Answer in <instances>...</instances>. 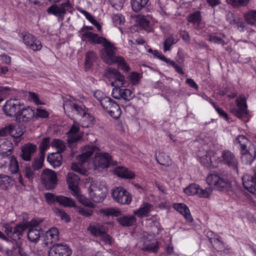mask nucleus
Masks as SVG:
<instances>
[{"label":"nucleus","instance_id":"obj_1","mask_svg":"<svg viewBox=\"0 0 256 256\" xmlns=\"http://www.w3.org/2000/svg\"><path fill=\"white\" fill-rule=\"evenodd\" d=\"M53 4L46 10L48 14L55 16L59 21H62L64 16L67 12H72V5L70 0H64L62 3L56 4L60 0H48Z\"/></svg>","mask_w":256,"mask_h":256},{"label":"nucleus","instance_id":"obj_2","mask_svg":"<svg viewBox=\"0 0 256 256\" xmlns=\"http://www.w3.org/2000/svg\"><path fill=\"white\" fill-rule=\"evenodd\" d=\"M63 107L66 112H71L82 118L89 116V114L87 113V110H86V107L80 101L74 98H70L64 100Z\"/></svg>","mask_w":256,"mask_h":256},{"label":"nucleus","instance_id":"obj_3","mask_svg":"<svg viewBox=\"0 0 256 256\" xmlns=\"http://www.w3.org/2000/svg\"><path fill=\"white\" fill-rule=\"evenodd\" d=\"M207 184L214 186L218 190H226L230 188L231 184L228 179L225 176L218 174H211L206 178Z\"/></svg>","mask_w":256,"mask_h":256},{"label":"nucleus","instance_id":"obj_4","mask_svg":"<svg viewBox=\"0 0 256 256\" xmlns=\"http://www.w3.org/2000/svg\"><path fill=\"white\" fill-rule=\"evenodd\" d=\"M88 192L94 202H100L104 200L107 190L106 187L100 182L92 181L88 188Z\"/></svg>","mask_w":256,"mask_h":256},{"label":"nucleus","instance_id":"obj_5","mask_svg":"<svg viewBox=\"0 0 256 256\" xmlns=\"http://www.w3.org/2000/svg\"><path fill=\"white\" fill-rule=\"evenodd\" d=\"M100 105L114 118L117 119L120 116L122 110L119 104L110 97L104 96L101 100Z\"/></svg>","mask_w":256,"mask_h":256},{"label":"nucleus","instance_id":"obj_6","mask_svg":"<svg viewBox=\"0 0 256 256\" xmlns=\"http://www.w3.org/2000/svg\"><path fill=\"white\" fill-rule=\"evenodd\" d=\"M40 178L42 184L48 190L54 189L58 184L56 174L52 170L48 168L44 170Z\"/></svg>","mask_w":256,"mask_h":256},{"label":"nucleus","instance_id":"obj_7","mask_svg":"<svg viewBox=\"0 0 256 256\" xmlns=\"http://www.w3.org/2000/svg\"><path fill=\"white\" fill-rule=\"evenodd\" d=\"M3 227L4 228V232L10 238L14 241L20 239L23 232L26 228L24 224H17L14 228L8 224H4Z\"/></svg>","mask_w":256,"mask_h":256},{"label":"nucleus","instance_id":"obj_8","mask_svg":"<svg viewBox=\"0 0 256 256\" xmlns=\"http://www.w3.org/2000/svg\"><path fill=\"white\" fill-rule=\"evenodd\" d=\"M221 162L238 174V160L232 152L227 150L222 151Z\"/></svg>","mask_w":256,"mask_h":256},{"label":"nucleus","instance_id":"obj_9","mask_svg":"<svg viewBox=\"0 0 256 256\" xmlns=\"http://www.w3.org/2000/svg\"><path fill=\"white\" fill-rule=\"evenodd\" d=\"M44 198L46 202L48 204L57 202L65 207H74L76 206L74 200L64 196H56L52 193L47 192L44 194Z\"/></svg>","mask_w":256,"mask_h":256},{"label":"nucleus","instance_id":"obj_10","mask_svg":"<svg viewBox=\"0 0 256 256\" xmlns=\"http://www.w3.org/2000/svg\"><path fill=\"white\" fill-rule=\"evenodd\" d=\"M112 195L116 202L122 204H128L132 201L130 193L122 187H118L113 190Z\"/></svg>","mask_w":256,"mask_h":256},{"label":"nucleus","instance_id":"obj_11","mask_svg":"<svg viewBox=\"0 0 256 256\" xmlns=\"http://www.w3.org/2000/svg\"><path fill=\"white\" fill-rule=\"evenodd\" d=\"M102 45L104 46V51L102 54V58L108 64H114L118 57L116 56L114 48L111 42L107 40Z\"/></svg>","mask_w":256,"mask_h":256},{"label":"nucleus","instance_id":"obj_12","mask_svg":"<svg viewBox=\"0 0 256 256\" xmlns=\"http://www.w3.org/2000/svg\"><path fill=\"white\" fill-rule=\"evenodd\" d=\"M238 108H234L230 110L232 113L238 118L242 119L248 114L246 98L243 96H240L236 100Z\"/></svg>","mask_w":256,"mask_h":256},{"label":"nucleus","instance_id":"obj_13","mask_svg":"<svg viewBox=\"0 0 256 256\" xmlns=\"http://www.w3.org/2000/svg\"><path fill=\"white\" fill-rule=\"evenodd\" d=\"M22 106V105L20 102L15 100H9L6 102L4 106L3 110L7 116L10 117L15 116L16 118L18 112H20Z\"/></svg>","mask_w":256,"mask_h":256},{"label":"nucleus","instance_id":"obj_14","mask_svg":"<svg viewBox=\"0 0 256 256\" xmlns=\"http://www.w3.org/2000/svg\"><path fill=\"white\" fill-rule=\"evenodd\" d=\"M114 164L110 156L108 153L96 154L94 160V164L96 168L104 169L108 168L110 165Z\"/></svg>","mask_w":256,"mask_h":256},{"label":"nucleus","instance_id":"obj_15","mask_svg":"<svg viewBox=\"0 0 256 256\" xmlns=\"http://www.w3.org/2000/svg\"><path fill=\"white\" fill-rule=\"evenodd\" d=\"M42 220H32L30 221V224L31 226L28 232V240L33 242H36L42 234V231H40L38 228V224H40Z\"/></svg>","mask_w":256,"mask_h":256},{"label":"nucleus","instance_id":"obj_16","mask_svg":"<svg viewBox=\"0 0 256 256\" xmlns=\"http://www.w3.org/2000/svg\"><path fill=\"white\" fill-rule=\"evenodd\" d=\"M68 142L72 146L80 140L83 136V133L80 132L79 124L74 121L69 131L67 133Z\"/></svg>","mask_w":256,"mask_h":256},{"label":"nucleus","instance_id":"obj_17","mask_svg":"<svg viewBox=\"0 0 256 256\" xmlns=\"http://www.w3.org/2000/svg\"><path fill=\"white\" fill-rule=\"evenodd\" d=\"M72 251L67 245L58 244L54 245L48 251L49 256H70Z\"/></svg>","mask_w":256,"mask_h":256},{"label":"nucleus","instance_id":"obj_18","mask_svg":"<svg viewBox=\"0 0 256 256\" xmlns=\"http://www.w3.org/2000/svg\"><path fill=\"white\" fill-rule=\"evenodd\" d=\"M244 188L251 193L256 191V168L254 170L252 175L245 174L242 178Z\"/></svg>","mask_w":256,"mask_h":256},{"label":"nucleus","instance_id":"obj_19","mask_svg":"<svg viewBox=\"0 0 256 256\" xmlns=\"http://www.w3.org/2000/svg\"><path fill=\"white\" fill-rule=\"evenodd\" d=\"M82 41L90 42L92 44H103L106 42V38L100 36L98 34L91 32H84L82 34L81 37Z\"/></svg>","mask_w":256,"mask_h":256},{"label":"nucleus","instance_id":"obj_20","mask_svg":"<svg viewBox=\"0 0 256 256\" xmlns=\"http://www.w3.org/2000/svg\"><path fill=\"white\" fill-rule=\"evenodd\" d=\"M96 150H98V148L96 146L94 145L85 146L83 148L82 154L76 157L78 162L80 164H83L88 162L93 154V153Z\"/></svg>","mask_w":256,"mask_h":256},{"label":"nucleus","instance_id":"obj_21","mask_svg":"<svg viewBox=\"0 0 256 256\" xmlns=\"http://www.w3.org/2000/svg\"><path fill=\"white\" fill-rule=\"evenodd\" d=\"M36 146L31 143L24 144L21 147V158L25 161H30L36 152Z\"/></svg>","mask_w":256,"mask_h":256},{"label":"nucleus","instance_id":"obj_22","mask_svg":"<svg viewBox=\"0 0 256 256\" xmlns=\"http://www.w3.org/2000/svg\"><path fill=\"white\" fill-rule=\"evenodd\" d=\"M23 41L26 45L34 51L40 50L42 48L41 42L32 34L26 33L23 34Z\"/></svg>","mask_w":256,"mask_h":256},{"label":"nucleus","instance_id":"obj_23","mask_svg":"<svg viewBox=\"0 0 256 256\" xmlns=\"http://www.w3.org/2000/svg\"><path fill=\"white\" fill-rule=\"evenodd\" d=\"M34 116V112L32 108L30 107L24 108L22 106L20 112H18L16 118V122L19 123L28 122Z\"/></svg>","mask_w":256,"mask_h":256},{"label":"nucleus","instance_id":"obj_24","mask_svg":"<svg viewBox=\"0 0 256 256\" xmlns=\"http://www.w3.org/2000/svg\"><path fill=\"white\" fill-rule=\"evenodd\" d=\"M108 77L110 80L114 79L111 82L112 86H122L124 84V76L116 69L110 68L108 70Z\"/></svg>","mask_w":256,"mask_h":256},{"label":"nucleus","instance_id":"obj_25","mask_svg":"<svg viewBox=\"0 0 256 256\" xmlns=\"http://www.w3.org/2000/svg\"><path fill=\"white\" fill-rule=\"evenodd\" d=\"M80 178L74 172H69L66 176V182L69 188L74 194H78L80 192L78 184L80 183Z\"/></svg>","mask_w":256,"mask_h":256},{"label":"nucleus","instance_id":"obj_26","mask_svg":"<svg viewBox=\"0 0 256 256\" xmlns=\"http://www.w3.org/2000/svg\"><path fill=\"white\" fill-rule=\"evenodd\" d=\"M213 155L214 151L212 150L206 151L204 156H202L200 151L198 154V156L199 158L200 162L204 166L208 168H216V162L214 160L212 162L210 160V157L212 156Z\"/></svg>","mask_w":256,"mask_h":256},{"label":"nucleus","instance_id":"obj_27","mask_svg":"<svg viewBox=\"0 0 256 256\" xmlns=\"http://www.w3.org/2000/svg\"><path fill=\"white\" fill-rule=\"evenodd\" d=\"M59 232L57 228H52L47 230L44 235V240L46 245L56 242L58 238Z\"/></svg>","mask_w":256,"mask_h":256},{"label":"nucleus","instance_id":"obj_28","mask_svg":"<svg viewBox=\"0 0 256 256\" xmlns=\"http://www.w3.org/2000/svg\"><path fill=\"white\" fill-rule=\"evenodd\" d=\"M152 208V204L148 202H143L138 209L134 211V214L140 218L147 217Z\"/></svg>","mask_w":256,"mask_h":256},{"label":"nucleus","instance_id":"obj_29","mask_svg":"<svg viewBox=\"0 0 256 256\" xmlns=\"http://www.w3.org/2000/svg\"><path fill=\"white\" fill-rule=\"evenodd\" d=\"M174 208L178 212L184 216L186 221L190 222L193 221L190 210L185 204L181 203L175 204Z\"/></svg>","mask_w":256,"mask_h":256},{"label":"nucleus","instance_id":"obj_30","mask_svg":"<svg viewBox=\"0 0 256 256\" xmlns=\"http://www.w3.org/2000/svg\"><path fill=\"white\" fill-rule=\"evenodd\" d=\"M48 161L54 168L60 166L62 163V156L60 152H56L48 156Z\"/></svg>","mask_w":256,"mask_h":256},{"label":"nucleus","instance_id":"obj_31","mask_svg":"<svg viewBox=\"0 0 256 256\" xmlns=\"http://www.w3.org/2000/svg\"><path fill=\"white\" fill-rule=\"evenodd\" d=\"M117 221L122 226H130L136 222V218L134 216H123L117 218Z\"/></svg>","mask_w":256,"mask_h":256},{"label":"nucleus","instance_id":"obj_32","mask_svg":"<svg viewBox=\"0 0 256 256\" xmlns=\"http://www.w3.org/2000/svg\"><path fill=\"white\" fill-rule=\"evenodd\" d=\"M98 56L96 53L92 50H89L85 56V66L86 69L90 68L94 64V62L97 59Z\"/></svg>","mask_w":256,"mask_h":256},{"label":"nucleus","instance_id":"obj_33","mask_svg":"<svg viewBox=\"0 0 256 256\" xmlns=\"http://www.w3.org/2000/svg\"><path fill=\"white\" fill-rule=\"evenodd\" d=\"M141 250L143 251H148L156 253L158 250V242L155 240L151 242H148L146 240L144 241L143 247L141 248Z\"/></svg>","mask_w":256,"mask_h":256},{"label":"nucleus","instance_id":"obj_34","mask_svg":"<svg viewBox=\"0 0 256 256\" xmlns=\"http://www.w3.org/2000/svg\"><path fill=\"white\" fill-rule=\"evenodd\" d=\"M116 174L120 177L124 178H132L134 174L128 168L124 167H118L115 170Z\"/></svg>","mask_w":256,"mask_h":256},{"label":"nucleus","instance_id":"obj_35","mask_svg":"<svg viewBox=\"0 0 256 256\" xmlns=\"http://www.w3.org/2000/svg\"><path fill=\"white\" fill-rule=\"evenodd\" d=\"M88 230L94 236H100L104 234V232L106 228L101 224H96L93 225H90Z\"/></svg>","mask_w":256,"mask_h":256},{"label":"nucleus","instance_id":"obj_36","mask_svg":"<svg viewBox=\"0 0 256 256\" xmlns=\"http://www.w3.org/2000/svg\"><path fill=\"white\" fill-rule=\"evenodd\" d=\"M148 0H131L130 4L132 10L137 12L146 6Z\"/></svg>","mask_w":256,"mask_h":256},{"label":"nucleus","instance_id":"obj_37","mask_svg":"<svg viewBox=\"0 0 256 256\" xmlns=\"http://www.w3.org/2000/svg\"><path fill=\"white\" fill-rule=\"evenodd\" d=\"M244 20L250 25L253 26L256 23V10H250L244 15Z\"/></svg>","mask_w":256,"mask_h":256},{"label":"nucleus","instance_id":"obj_38","mask_svg":"<svg viewBox=\"0 0 256 256\" xmlns=\"http://www.w3.org/2000/svg\"><path fill=\"white\" fill-rule=\"evenodd\" d=\"M12 184V178L6 174H0V188L6 189Z\"/></svg>","mask_w":256,"mask_h":256},{"label":"nucleus","instance_id":"obj_39","mask_svg":"<svg viewBox=\"0 0 256 256\" xmlns=\"http://www.w3.org/2000/svg\"><path fill=\"white\" fill-rule=\"evenodd\" d=\"M241 159L242 162L246 164H250L255 159V155H252L246 148L244 151H241Z\"/></svg>","mask_w":256,"mask_h":256},{"label":"nucleus","instance_id":"obj_40","mask_svg":"<svg viewBox=\"0 0 256 256\" xmlns=\"http://www.w3.org/2000/svg\"><path fill=\"white\" fill-rule=\"evenodd\" d=\"M226 2L234 8H240L247 6L250 0H226Z\"/></svg>","mask_w":256,"mask_h":256},{"label":"nucleus","instance_id":"obj_41","mask_svg":"<svg viewBox=\"0 0 256 256\" xmlns=\"http://www.w3.org/2000/svg\"><path fill=\"white\" fill-rule=\"evenodd\" d=\"M188 22L193 24H199L202 20L200 12L196 11L190 14L187 18Z\"/></svg>","mask_w":256,"mask_h":256},{"label":"nucleus","instance_id":"obj_42","mask_svg":"<svg viewBox=\"0 0 256 256\" xmlns=\"http://www.w3.org/2000/svg\"><path fill=\"white\" fill-rule=\"evenodd\" d=\"M74 195L76 197L78 202L84 206L90 208H95V205L90 200L82 194H80L79 192H78V194H74Z\"/></svg>","mask_w":256,"mask_h":256},{"label":"nucleus","instance_id":"obj_43","mask_svg":"<svg viewBox=\"0 0 256 256\" xmlns=\"http://www.w3.org/2000/svg\"><path fill=\"white\" fill-rule=\"evenodd\" d=\"M178 39L176 38L172 35L168 36L164 42V52L170 50L171 46L176 44L178 42Z\"/></svg>","mask_w":256,"mask_h":256},{"label":"nucleus","instance_id":"obj_44","mask_svg":"<svg viewBox=\"0 0 256 256\" xmlns=\"http://www.w3.org/2000/svg\"><path fill=\"white\" fill-rule=\"evenodd\" d=\"M9 170L12 174H16L19 170L18 162L16 158L14 156H10Z\"/></svg>","mask_w":256,"mask_h":256},{"label":"nucleus","instance_id":"obj_45","mask_svg":"<svg viewBox=\"0 0 256 256\" xmlns=\"http://www.w3.org/2000/svg\"><path fill=\"white\" fill-rule=\"evenodd\" d=\"M12 143L6 139L0 140V152L13 150Z\"/></svg>","mask_w":256,"mask_h":256},{"label":"nucleus","instance_id":"obj_46","mask_svg":"<svg viewBox=\"0 0 256 256\" xmlns=\"http://www.w3.org/2000/svg\"><path fill=\"white\" fill-rule=\"evenodd\" d=\"M53 212L58 216L60 217L62 220L66 222H70V218L69 216L64 210L54 208H53Z\"/></svg>","mask_w":256,"mask_h":256},{"label":"nucleus","instance_id":"obj_47","mask_svg":"<svg viewBox=\"0 0 256 256\" xmlns=\"http://www.w3.org/2000/svg\"><path fill=\"white\" fill-rule=\"evenodd\" d=\"M156 160L160 164L166 166H170L172 164L170 157L164 154H160L158 158H156Z\"/></svg>","mask_w":256,"mask_h":256},{"label":"nucleus","instance_id":"obj_48","mask_svg":"<svg viewBox=\"0 0 256 256\" xmlns=\"http://www.w3.org/2000/svg\"><path fill=\"white\" fill-rule=\"evenodd\" d=\"M100 212L106 216H118L121 214L120 212L118 210L112 208L102 209L100 210Z\"/></svg>","mask_w":256,"mask_h":256},{"label":"nucleus","instance_id":"obj_49","mask_svg":"<svg viewBox=\"0 0 256 256\" xmlns=\"http://www.w3.org/2000/svg\"><path fill=\"white\" fill-rule=\"evenodd\" d=\"M198 186V185L195 184H190L184 189V192L188 195H197Z\"/></svg>","mask_w":256,"mask_h":256},{"label":"nucleus","instance_id":"obj_50","mask_svg":"<svg viewBox=\"0 0 256 256\" xmlns=\"http://www.w3.org/2000/svg\"><path fill=\"white\" fill-rule=\"evenodd\" d=\"M52 146L58 149L56 152H63L66 146L64 142L60 140L54 139L52 142Z\"/></svg>","mask_w":256,"mask_h":256},{"label":"nucleus","instance_id":"obj_51","mask_svg":"<svg viewBox=\"0 0 256 256\" xmlns=\"http://www.w3.org/2000/svg\"><path fill=\"white\" fill-rule=\"evenodd\" d=\"M236 140L240 144L241 151L245 150L246 145L248 142V139L244 135H239L236 137Z\"/></svg>","mask_w":256,"mask_h":256},{"label":"nucleus","instance_id":"obj_52","mask_svg":"<svg viewBox=\"0 0 256 256\" xmlns=\"http://www.w3.org/2000/svg\"><path fill=\"white\" fill-rule=\"evenodd\" d=\"M114 63H118V66L124 72H128L130 68L126 64L124 60L121 56L118 57L114 61Z\"/></svg>","mask_w":256,"mask_h":256},{"label":"nucleus","instance_id":"obj_53","mask_svg":"<svg viewBox=\"0 0 256 256\" xmlns=\"http://www.w3.org/2000/svg\"><path fill=\"white\" fill-rule=\"evenodd\" d=\"M139 25L146 30H148L150 27V21L145 16H140L138 18Z\"/></svg>","mask_w":256,"mask_h":256},{"label":"nucleus","instance_id":"obj_54","mask_svg":"<svg viewBox=\"0 0 256 256\" xmlns=\"http://www.w3.org/2000/svg\"><path fill=\"white\" fill-rule=\"evenodd\" d=\"M210 242L217 250H220L224 248V244L218 238H210Z\"/></svg>","mask_w":256,"mask_h":256},{"label":"nucleus","instance_id":"obj_55","mask_svg":"<svg viewBox=\"0 0 256 256\" xmlns=\"http://www.w3.org/2000/svg\"><path fill=\"white\" fill-rule=\"evenodd\" d=\"M132 94V92L130 90L122 88L121 98L126 102H128L133 98Z\"/></svg>","mask_w":256,"mask_h":256},{"label":"nucleus","instance_id":"obj_56","mask_svg":"<svg viewBox=\"0 0 256 256\" xmlns=\"http://www.w3.org/2000/svg\"><path fill=\"white\" fill-rule=\"evenodd\" d=\"M50 144V138H44L40 146V154H44L45 151L49 148Z\"/></svg>","mask_w":256,"mask_h":256},{"label":"nucleus","instance_id":"obj_57","mask_svg":"<svg viewBox=\"0 0 256 256\" xmlns=\"http://www.w3.org/2000/svg\"><path fill=\"white\" fill-rule=\"evenodd\" d=\"M12 124H10L8 126L0 129V137L5 136L8 134H10L11 136H15L13 130H12Z\"/></svg>","mask_w":256,"mask_h":256},{"label":"nucleus","instance_id":"obj_58","mask_svg":"<svg viewBox=\"0 0 256 256\" xmlns=\"http://www.w3.org/2000/svg\"><path fill=\"white\" fill-rule=\"evenodd\" d=\"M212 192V188H211L202 189L198 186V190L197 196L200 198H208Z\"/></svg>","mask_w":256,"mask_h":256},{"label":"nucleus","instance_id":"obj_59","mask_svg":"<svg viewBox=\"0 0 256 256\" xmlns=\"http://www.w3.org/2000/svg\"><path fill=\"white\" fill-rule=\"evenodd\" d=\"M44 159V154H40L39 158L35 160L32 164L34 170H38L42 166Z\"/></svg>","mask_w":256,"mask_h":256},{"label":"nucleus","instance_id":"obj_60","mask_svg":"<svg viewBox=\"0 0 256 256\" xmlns=\"http://www.w3.org/2000/svg\"><path fill=\"white\" fill-rule=\"evenodd\" d=\"M82 164H80L78 162L77 164L74 162L72 164L71 168L73 170L82 174L85 175L86 174V170L82 168Z\"/></svg>","mask_w":256,"mask_h":256},{"label":"nucleus","instance_id":"obj_61","mask_svg":"<svg viewBox=\"0 0 256 256\" xmlns=\"http://www.w3.org/2000/svg\"><path fill=\"white\" fill-rule=\"evenodd\" d=\"M110 4L115 9L120 10L124 4L125 0H108Z\"/></svg>","mask_w":256,"mask_h":256},{"label":"nucleus","instance_id":"obj_62","mask_svg":"<svg viewBox=\"0 0 256 256\" xmlns=\"http://www.w3.org/2000/svg\"><path fill=\"white\" fill-rule=\"evenodd\" d=\"M77 211L80 215L85 217H89L92 216L93 211L91 210L86 208L83 207H78Z\"/></svg>","mask_w":256,"mask_h":256},{"label":"nucleus","instance_id":"obj_63","mask_svg":"<svg viewBox=\"0 0 256 256\" xmlns=\"http://www.w3.org/2000/svg\"><path fill=\"white\" fill-rule=\"evenodd\" d=\"M165 62L168 65L172 66L175 69L176 71L180 74L182 75L184 74L182 68L179 66H178L174 60H172L168 58Z\"/></svg>","mask_w":256,"mask_h":256},{"label":"nucleus","instance_id":"obj_64","mask_svg":"<svg viewBox=\"0 0 256 256\" xmlns=\"http://www.w3.org/2000/svg\"><path fill=\"white\" fill-rule=\"evenodd\" d=\"M113 22L116 24H120L124 22V18L121 14H114L112 16Z\"/></svg>","mask_w":256,"mask_h":256}]
</instances>
